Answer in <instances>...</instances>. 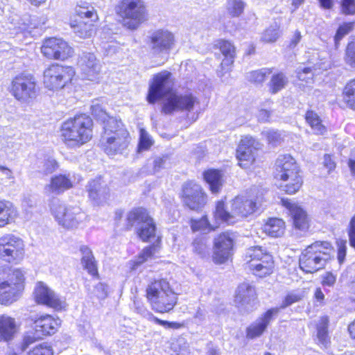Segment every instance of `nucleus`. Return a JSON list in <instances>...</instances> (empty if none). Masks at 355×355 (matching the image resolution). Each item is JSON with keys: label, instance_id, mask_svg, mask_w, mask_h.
<instances>
[{"label": "nucleus", "instance_id": "nucleus-1", "mask_svg": "<svg viewBox=\"0 0 355 355\" xmlns=\"http://www.w3.org/2000/svg\"><path fill=\"white\" fill-rule=\"evenodd\" d=\"M91 112L103 125L100 149L108 156L123 154L130 145V135L122 120L110 116L99 105H92Z\"/></svg>", "mask_w": 355, "mask_h": 355}, {"label": "nucleus", "instance_id": "nucleus-2", "mask_svg": "<svg viewBox=\"0 0 355 355\" xmlns=\"http://www.w3.org/2000/svg\"><path fill=\"white\" fill-rule=\"evenodd\" d=\"M136 225H138L135 230L136 235L142 242L148 243L155 239L152 244L144 247L137 255V258L144 263L161 249L162 237L157 235L156 223L149 210L144 207H134L128 212L123 229L130 231Z\"/></svg>", "mask_w": 355, "mask_h": 355}, {"label": "nucleus", "instance_id": "nucleus-3", "mask_svg": "<svg viewBox=\"0 0 355 355\" xmlns=\"http://www.w3.org/2000/svg\"><path fill=\"white\" fill-rule=\"evenodd\" d=\"M94 121L85 112H78L64 120L60 126V138L70 149L79 148L94 137Z\"/></svg>", "mask_w": 355, "mask_h": 355}, {"label": "nucleus", "instance_id": "nucleus-4", "mask_svg": "<svg viewBox=\"0 0 355 355\" xmlns=\"http://www.w3.org/2000/svg\"><path fill=\"white\" fill-rule=\"evenodd\" d=\"M144 296L152 309L161 314L172 311L178 301V293L166 277L150 279L145 288Z\"/></svg>", "mask_w": 355, "mask_h": 355}, {"label": "nucleus", "instance_id": "nucleus-5", "mask_svg": "<svg viewBox=\"0 0 355 355\" xmlns=\"http://www.w3.org/2000/svg\"><path fill=\"white\" fill-rule=\"evenodd\" d=\"M273 178L283 182L282 190L285 194L294 195L304 185L303 172L297 160L290 154L280 155L275 161Z\"/></svg>", "mask_w": 355, "mask_h": 355}, {"label": "nucleus", "instance_id": "nucleus-6", "mask_svg": "<svg viewBox=\"0 0 355 355\" xmlns=\"http://www.w3.org/2000/svg\"><path fill=\"white\" fill-rule=\"evenodd\" d=\"M335 249L329 241H315L308 245L299 256V268L306 274H313L324 268L334 259Z\"/></svg>", "mask_w": 355, "mask_h": 355}, {"label": "nucleus", "instance_id": "nucleus-7", "mask_svg": "<svg viewBox=\"0 0 355 355\" xmlns=\"http://www.w3.org/2000/svg\"><path fill=\"white\" fill-rule=\"evenodd\" d=\"M100 16L98 10L89 3L76 4L69 17V26L81 39L94 36L98 31Z\"/></svg>", "mask_w": 355, "mask_h": 355}, {"label": "nucleus", "instance_id": "nucleus-8", "mask_svg": "<svg viewBox=\"0 0 355 355\" xmlns=\"http://www.w3.org/2000/svg\"><path fill=\"white\" fill-rule=\"evenodd\" d=\"M25 287L21 268L0 267V304L10 306L20 297Z\"/></svg>", "mask_w": 355, "mask_h": 355}, {"label": "nucleus", "instance_id": "nucleus-9", "mask_svg": "<svg viewBox=\"0 0 355 355\" xmlns=\"http://www.w3.org/2000/svg\"><path fill=\"white\" fill-rule=\"evenodd\" d=\"M115 12L122 26L131 31L137 29L148 19L147 6L144 0H119Z\"/></svg>", "mask_w": 355, "mask_h": 355}, {"label": "nucleus", "instance_id": "nucleus-10", "mask_svg": "<svg viewBox=\"0 0 355 355\" xmlns=\"http://www.w3.org/2000/svg\"><path fill=\"white\" fill-rule=\"evenodd\" d=\"M76 75L73 67L53 62L43 71V85L45 89L57 92L71 86Z\"/></svg>", "mask_w": 355, "mask_h": 355}, {"label": "nucleus", "instance_id": "nucleus-11", "mask_svg": "<svg viewBox=\"0 0 355 355\" xmlns=\"http://www.w3.org/2000/svg\"><path fill=\"white\" fill-rule=\"evenodd\" d=\"M243 260L245 268L257 278H266L275 271V265L272 256L261 246L256 245L248 248Z\"/></svg>", "mask_w": 355, "mask_h": 355}, {"label": "nucleus", "instance_id": "nucleus-12", "mask_svg": "<svg viewBox=\"0 0 355 355\" xmlns=\"http://www.w3.org/2000/svg\"><path fill=\"white\" fill-rule=\"evenodd\" d=\"M8 91L16 101L27 105L33 104L39 96L35 76L26 73H20L12 78Z\"/></svg>", "mask_w": 355, "mask_h": 355}, {"label": "nucleus", "instance_id": "nucleus-13", "mask_svg": "<svg viewBox=\"0 0 355 355\" xmlns=\"http://www.w3.org/2000/svg\"><path fill=\"white\" fill-rule=\"evenodd\" d=\"M178 197L185 209L197 213L200 212L208 202L206 191L193 180H187L182 184Z\"/></svg>", "mask_w": 355, "mask_h": 355}, {"label": "nucleus", "instance_id": "nucleus-14", "mask_svg": "<svg viewBox=\"0 0 355 355\" xmlns=\"http://www.w3.org/2000/svg\"><path fill=\"white\" fill-rule=\"evenodd\" d=\"M26 244L19 236L5 234L0 236V261L8 264H20L26 258Z\"/></svg>", "mask_w": 355, "mask_h": 355}, {"label": "nucleus", "instance_id": "nucleus-15", "mask_svg": "<svg viewBox=\"0 0 355 355\" xmlns=\"http://www.w3.org/2000/svg\"><path fill=\"white\" fill-rule=\"evenodd\" d=\"M199 105V98L193 93L180 94L175 90H170L162 103L160 110L165 115L173 114L176 112H191Z\"/></svg>", "mask_w": 355, "mask_h": 355}, {"label": "nucleus", "instance_id": "nucleus-16", "mask_svg": "<svg viewBox=\"0 0 355 355\" xmlns=\"http://www.w3.org/2000/svg\"><path fill=\"white\" fill-rule=\"evenodd\" d=\"M236 245L235 233L225 230L216 234L213 240L212 261L215 264L221 265L231 261Z\"/></svg>", "mask_w": 355, "mask_h": 355}, {"label": "nucleus", "instance_id": "nucleus-17", "mask_svg": "<svg viewBox=\"0 0 355 355\" xmlns=\"http://www.w3.org/2000/svg\"><path fill=\"white\" fill-rule=\"evenodd\" d=\"M40 52L48 60L67 61L74 55V49L61 37H49L42 41Z\"/></svg>", "mask_w": 355, "mask_h": 355}, {"label": "nucleus", "instance_id": "nucleus-18", "mask_svg": "<svg viewBox=\"0 0 355 355\" xmlns=\"http://www.w3.org/2000/svg\"><path fill=\"white\" fill-rule=\"evenodd\" d=\"M261 149V144L251 135L243 136L236 147L235 157L242 168L250 169L257 163V153Z\"/></svg>", "mask_w": 355, "mask_h": 355}, {"label": "nucleus", "instance_id": "nucleus-19", "mask_svg": "<svg viewBox=\"0 0 355 355\" xmlns=\"http://www.w3.org/2000/svg\"><path fill=\"white\" fill-rule=\"evenodd\" d=\"M33 299L37 304L45 306L55 312L65 311L67 307L65 300L43 282H37L33 291Z\"/></svg>", "mask_w": 355, "mask_h": 355}, {"label": "nucleus", "instance_id": "nucleus-20", "mask_svg": "<svg viewBox=\"0 0 355 355\" xmlns=\"http://www.w3.org/2000/svg\"><path fill=\"white\" fill-rule=\"evenodd\" d=\"M280 202L288 211L292 229L300 234L309 232L311 227V218L307 211L286 198H282Z\"/></svg>", "mask_w": 355, "mask_h": 355}, {"label": "nucleus", "instance_id": "nucleus-21", "mask_svg": "<svg viewBox=\"0 0 355 355\" xmlns=\"http://www.w3.org/2000/svg\"><path fill=\"white\" fill-rule=\"evenodd\" d=\"M174 80L172 73L166 70L162 71L154 75L153 81L149 85L146 101L150 104H155L157 101L164 97L166 94L173 89L168 87L173 85Z\"/></svg>", "mask_w": 355, "mask_h": 355}, {"label": "nucleus", "instance_id": "nucleus-22", "mask_svg": "<svg viewBox=\"0 0 355 355\" xmlns=\"http://www.w3.org/2000/svg\"><path fill=\"white\" fill-rule=\"evenodd\" d=\"M148 43L154 53H169L176 44V39L173 32L158 28L148 36Z\"/></svg>", "mask_w": 355, "mask_h": 355}, {"label": "nucleus", "instance_id": "nucleus-23", "mask_svg": "<svg viewBox=\"0 0 355 355\" xmlns=\"http://www.w3.org/2000/svg\"><path fill=\"white\" fill-rule=\"evenodd\" d=\"M62 320L57 315L43 313L33 320V331L44 339L55 334L61 327Z\"/></svg>", "mask_w": 355, "mask_h": 355}, {"label": "nucleus", "instance_id": "nucleus-24", "mask_svg": "<svg viewBox=\"0 0 355 355\" xmlns=\"http://www.w3.org/2000/svg\"><path fill=\"white\" fill-rule=\"evenodd\" d=\"M278 313V308H270L263 312L256 321L246 327V338L248 340H254L261 337L267 331L268 327Z\"/></svg>", "mask_w": 355, "mask_h": 355}, {"label": "nucleus", "instance_id": "nucleus-25", "mask_svg": "<svg viewBox=\"0 0 355 355\" xmlns=\"http://www.w3.org/2000/svg\"><path fill=\"white\" fill-rule=\"evenodd\" d=\"M260 203L257 199L238 195L230 200V208L233 211L236 223L254 214L259 209Z\"/></svg>", "mask_w": 355, "mask_h": 355}, {"label": "nucleus", "instance_id": "nucleus-26", "mask_svg": "<svg viewBox=\"0 0 355 355\" xmlns=\"http://www.w3.org/2000/svg\"><path fill=\"white\" fill-rule=\"evenodd\" d=\"M258 300V293L255 286L248 282L238 284L234 295V302L237 307L254 305Z\"/></svg>", "mask_w": 355, "mask_h": 355}, {"label": "nucleus", "instance_id": "nucleus-27", "mask_svg": "<svg viewBox=\"0 0 355 355\" xmlns=\"http://www.w3.org/2000/svg\"><path fill=\"white\" fill-rule=\"evenodd\" d=\"M214 48L218 50L223 59L220 62L222 70L230 71L236 58V47L234 43L227 39H218L214 44Z\"/></svg>", "mask_w": 355, "mask_h": 355}, {"label": "nucleus", "instance_id": "nucleus-28", "mask_svg": "<svg viewBox=\"0 0 355 355\" xmlns=\"http://www.w3.org/2000/svg\"><path fill=\"white\" fill-rule=\"evenodd\" d=\"M81 209L77 206L58 207L53 209V215L59 224L66 228L76 227L80 222Z\"/></svg>", "mask_w": 355, "mask_h": 355}, {"label": "nucleus", "instance_id": "nucleus-29", "mask_svg": "<svg viewBox=\"0 0 355 355\" xmlns=\"http://www.w3.org/2000/svg\"><path fill=\"white\" fill-rule=\"evenodd\" d=\"M80 62L84 79L98 83L101 78V65L95 55L92 53L85 54L80 58Z\"/></svg>", "mask_w": 355, "mask_h": 355}, {"label": "nucleus", "instance_id": "nucleus-30", "mask_svg": "<svg viewBox=\"0 0 355 355\" xmlns=\"http://www.w3.org/2000/svg\"><path fill=\"white\" fill-rule=\"evenodd\" d=\"M16 319L7 314L0 315V343L12 341L19 331Z\"/></svg>", "mask_w": 355, "mask_h": 355}, {"label": "nucleus", "instance_id": "nucleus-31", "mask_svg": "<svg viewBox=\"0 0 355 355\" xmlns=\"http://www.w3.org/2000/svg\"><path fill=\"white\" fill-rule=\"evenodd\" d=\"M286 221L279 217H269L263 220L261 231L270 238H279L284 235L286 230Z\"/></svg>", "mask_w": 355, "mask_h": 355}, {"label": "nucleus", "instance_id": "nucleus-32", "mask_svg": "<svg viewBox=\"0 0 355 355\" xmlns=\"http://www.w3.org/2000/svg\"><path fill=\"white\" fill-rule=\"evenodd\" d=\"M213 218L215 222L214 225L225 223L230 225L236 223L233 211L227 209V197L224 196L215 202L214 209L213 211Z\"/></svg>", "mask_w": 355, "mask_h": 355}, {"label": "nucleus", "instance_id": "nucleus-33", "mask_svg": "<svg viewBox=\"0 0 355 355\" xmlns=\"http://www.w3.org/2000/svg\"><path fill=\"white\" fill-rule=\"evenodd\" d=\"M73 186L74 184L69 175L59 173L51 178L46 188L50 193L61 194L72 189Z\"/></svg>", "mask_w": 355, "mask_h": 355}, {"label": "nucleus", "instance_id": "nucleus-34", "mask_svg": "<svg viewBox=\"0 0 355 355\" xmlns=\"http://www.w3.org/2000/svg\"><path fill=\"white\" fill-rule=\"evenodd\" d=\"M202 178L208 184L209 189L213 194L221 191L223 185V173L220 169L208 168L202 172Z\"/></svg>", "mask_w": 355, "mask_h": 355}, {"label": "nucleus", "instance_id": "nucleus-35", "mask_svg": "<svg viewBox=\"0 0 355 355\" xmlns=\"http://www.w3.org/2000/svg\"><path fill=\"white\" fill-rule=\"evenodd\" d=\"M17 216V209L12 202L0 200V227L13 223Z\"/></svg>", "mask_w": 355, "mask_h": 355}, {"label": "nucleus", "instance_id": "nucleus-36", "mask_svg": "<svg viewBox=\"0 0 355 355\" xmlns=\"http://www.w3.org/2000/svg\"><path fill=\"white\" fill-rule=\"evenodd\" d=\"M304 120L308 125L313 131L314 134L323 135L327 132L322 117L313 110L309 109L306 111Z\"/></svg>", "mask_w": 355, "mask_h": 355}, {"label": "nucleus", "instance_id": "nucleus-37", "mask_svg": "<svg viewBox=\"0 0 355 355\" xmlns=\"http://www.w3.org/2000/svg\"><path fill=\"white\" fill-rule=\"evenodd\" d=\"M340 96L345 107L355 112V78L348 80L345 83L341 89Z\"/></svg>", "mask_w": 355, "mask_h": 355}, {"label": "nucleus", "instance_id": "nucleus-38", "mask_svg": "<svg viewBox=\"0 0 355 355\" xmlns=\"http://www.w3.org/2000/svg\"><path fill=\"white\" fill-rule=\"evenodd\" d=\"M191 230L196 232H215L219 228L218 225H213L211 223L207 214H203L199 218H191L189 220Z\"/></svg>", "mask_w": 355, "mask_h": 355}, {"label": "nucleus", "instance_id": "nucleus-39", "mask_svg": "<svg viewBox=\"0 0 355 355\" xmlns=\"http://www.w3.org/2000/svg\"><path fill=\"white\" fill-rule=\"evenodd\" d=\"M270 78L268 83V92L271 95H275L283 90L288 84V78L282 71H273L270 75Z\"/></svg>", "mask_w": 355, "mask_h": 355}, {"label": "nucleus", "instance_id": "nucleus-40", "mask_svg": "<svg viewBox=\"0 0 355 355\" xmlns=\"http://www.w3.org/2000/svg\"><path fill=\"white\" fill-rule=\"evenodd\" d=\"M329 318L327 315H322L315 325L318 344L325 347L331 343V339L329 336Z\"/></svg>", "mask_w": 355, "mask_h": 355}, {"label": "nucleus", "instance_id": "nucleus-41", "mask_svg": "<svg viewBox=\"0 0 355 355\" xmlns=\"http://www.w3.org/2000/svg\"><path fill=\"white\" fill-rule=\"evenodd\" d=\"M89 198L93 201H99L102 196L105 198L109 195V189L106 186L102 187L99 179H94L88 184L87 189Z\"/></svg>", "mask_w": 355, "mask_h": 355}, {"label": "nucleus", "instance_id": "nucleus-42", "mask_svg": "<svg viewBox=\"0 0 355 355\" xmlns=\"http://www.w3.org/2000/svg\"><path fill=\"white\" fill-rule=\"evenodd\" d=\"M274 70L273 67H263L252 71L250 72L248 80L254 85H263Z\"/></svg>", "mask_w": 355, "mask_h": 355}, {"label": "nucleus", "instance_id": "nucleus-43", "mask_svg": "<svg viewBox=\"0 0 355 355\" xmlns=\"http://www.w3.org/2000/svg\"><path fill=\"white\" fill-rule=\"evenodd\" d=\"M304 298V292L300 290L291 291L288 292L282 299L279 309H286L293 304L297 303L303 300Z\"/></svg>", "mask_w": 355, "mask_h": 355}, {"label": "nucleus", "instance_id": "nucleus-44", "mask_svg": "<svg viewBox=\"0 0 355 355\" xmlns=\"http://www.w3.org/2000/svg\"><path fill=\"white\" fill-rule=\"evenodd\" d=\"M354 26L355 21H352L343 22L338 27L334 37V44L336 48L340 45V40L354 29Z\"/></svg>", "mask_w": 355, "mask_h": 355}, {"label": "nucleus", "instance_id": "nucleus-45", "mask_svg": "<svg viewBox=\"0 0 355 355\" xmlns=\"http://www.w3.org/2000/svg\"><path fill=\"white\" fill-rule=\"evenodd\" d=\"M154 144V141L144 128L139 129V137L137 151L138 153L148 150Z\"/></svg>", "mask_w": 355, "mask_h": 355}, {"label": "nucleus", "instance_id": "nucleus-46", "mask_svg": "<svg viewBox=\"0 0 355 355\" xmlns=\"http://www.w3.org/2000/svg\"><path fill=\"white\" fill-rule=\"evenodd\" d=\"M297 80L300 82V86L304 87L313 80V68L306 67L296 71Z\"/></svg>", "mask_w": 355, "mask_h": 355}, {"label": "nucleus", "instance_id": "nucleus-47", "mask_svg": "<svg viewBox=\"0 0 355 355\" xmlns=\"http://www.w3.org/2000/svg\"><path fill=\"white\" fill-rule=\"evenodd\" d=\"M149 320L154 323L161 325L166 329H180L186 327L187 323L185 322H175V321H167L158 318L153 315V314H149Z\"/></svg>", "mask_w": 355, "mask_h": 355}, {"label": "nucleus", "instance_id": "nucleus-48", "mask_svg": "<svg viewBox=\"0 0 355 355\" xmlns=\"http://www.w3.org/2000/svg\"><path fill=\"white\" fill-rule=\"evenodd\" d=\"M344 60L347 64L355 68V37L347 44Z\"/></svg>", "mask_w": 355, "mask_h": 355}, {"label": "nucleus", "instance_id": "nucleus-49", "mask_svg": "<svg viewBox=\"0 0 355 355\" xmlns=\"http://www.w3.org/2000/svg\"><path fill=\"white\" fill-rule=\"evenodd\" d=\"M81 262L83 263V268L86 270L93 278L96 279L100 278L98 265L95 257L87 258L84 260H81Z\"/></svg>", "mask_w": 355, "mask_h": 355}, {"label": "nucleus", "instance_id": "nucleus-50", "mask_svg": "<svg viewBox=\"0 0 355 355\" xmlns=\"http://www.w3.org/2000/svg\"><path fill=\"white\" fill-rule=\"evenodd\" d=\"M191 245L193 252L198 255L204 256L207 252L208 245L205 238H195L192 241Z\"/></svg>", "mask_w": 355, "mask_h": 355}, {"label": "nucleus", "instance_id": "nucleus-51", "mask_svg": "<svg viewBox=\"0 0 355 355\" xmlns=\"http://www.w3.org/2000/svg\"><path fill=\"white\" fill-rule=\"evenodd\" d=\"M26 355H53V350L51 345L46 343H40L29 349Z\"/></svg>", "mask_w": 355, "mask_h": 355}, {"label": "nucleus", "instance_id": "nucleus-52", "mask_svg": "<svg viewBox=\"0 0 355 355\" xmlns=\"http://www.w3.org/2000/svg\"><path fill=\"white\" fill-rule=\"evenodd\" d=\"M228 12L232 17H237L241 15L244 10L245 4L241 0H229Z\"/></svg>", "mask_w": 355, "mask_h": 355}, {"label": "nucleus", "instance_id": "nucleus-53", "mask_svg": "<svg viewBox=\"0 0 355 355\" xmlns=\"http://www.w3.org/2000/svg\"><path fill=\"white\" fill-rule=\"evenodd\" d=\"M279 27H268L266 28L261 35V41L264 43H273L278 39Z\"/></svg>", "mask_w": 355, "mask_h": 355}, {"label": "nucleus", "instance_id": "nucleus-54", "mask_svg": "<svg viewBox=\"0 0 355 355\" xmlns=\"http://www.w3.org/2000/svg\"><path fill=\"white\" fill-rule=\"evenodd\" d=\"M337 282V274L333 271H326L320 278V284L323 287H334Z\"/></svg>", "mask_w": 355, "mask_h": 355}, {"label": "nucleus", "instance_id": "nucleus-55", "mask_svg": "<svg viewBox=\"0 0 355 355\" xmlns=\"http://www.w3.org/2000/svg\"><path fill=\"white\" fill-rule=\"evenodd\" d=\"M14 176L12 171L3 166H0V186L7 187L13 182Z\"/></svg>", "mask_w": 355, "mask_h": 355}, {"label": "nucleus", "instance_id": "nucleus-56", "mask_svg": "<svg viewBox=\"0 0 355 355\" xmlns=\"http://www.w3.org/2000/svg\"><path fill=\"white\" fill-rule=\"evenodd\" d=\"M340 13L348 16L355 15V0H340Z\"/></svg>", "mask_w": 355, "mask_h": 355}, {"label": "nucleus", "instance_id": "nucleus-57", "mask_svg": "<svg viewBox=\"0 0 355 355\" xmlns=\"http://www.w3.org/2000/svg\"><path fill=\"white\" fill-rule=\"evenodd\" d=\"M337 247V259L340 264H343L347 254V241L339 239L336 241Z\"/></svg>", "mask_w": 355, "mask_h": 355}, {"label": "nucleus", "instance_id": "nucleus-58", "mask_svg": "<svg viewBox=\"0 0 355 355\" xmlns=\"http://www.w3.org/2000/svg\"><path fill=\"white\" fill-rule=\"evenodd\" d=\"M41 340H42V338L37 334H34L33 331V335H26L23 337L19 348L21 352H24L31 344Z\"/></svg>", "mask_w": 355, "mask_h": 355}, {"label": "nucleus", "instance_id": "nucleus-59", "mask_svg": "<svg viewBox=\"0 0 355 355\" xmlns=\"http://www.w3.org/2000/svg\"><path fill=\"white\" fill-rule=\"evenodd\" d=\"M323 166L327 169L329 173H332L336 168L334 157L331 154H324L323 156Z\"/></svg>", "mask_w": 355, "mask_h": 355}, {"label": "nucleus", "instance_id": "nucleus-60", "mask_svg": "<svg viewBox=\"0 0 355 355\" xmlns=\"http://www.w3.org/2000/svg\"><path fill=\"white\" fill-rule=\"evenodd\" d=\"M266 135L268 142L273 146L277 145L283 141L281 133L277 130H269Z\"/></svg>", "mask_w": 355, "mask_h": 355}, {"label": "nucleus", "instance_id": "nucleus-61", "mask_svg": "<svg viewBox=\"0 0 355 355\" xmlns=\"http://www.w3.org/2000/svg\"><path fill=\"white\" fill-rule=\"evenodd\" d=\"M347 234L350 246L355 249V214L350 218L347 227Z\"/></svg>", "mask_w": 355, "mask_h": 355}, {"label": "nucleus", "instance_id": "nucleus-62", "mask_svg": "<svg viewBox=\"0 0 355 355\" xmlns=\"http://www.w3.org/2000/svg\"><path fill=\"white\" fill-rule=\"evenodd\" d=\"M313 299L317 306H324L326 304L325 295L320 287H317L313 293Z\"/></svg>", "mask_w": 355, "mask_h": 355}, {"label": "nucleus", "instance_id": "nucleus-63", "mask_svg": "<svg viewBox=\"0 0 355 355\" xmlns=\"http://www.w3.org/2000/svg\"><path fill=\"white\" fill-rule=\"evenodd\" d=\"M43 166L47 173H51L59 168V163L54 159L47 158L44 161Z\"/></svg>", "mask_w": 355, "mask_h": 355}, {"label": "nucleus", "instance_id": "nucleus-64", "mask_svg": "<svg viewBox=\"0 0 355 355\" xmlns=\"http://www.w3.org/2000/svg\"><path fill=\"white\" fill-rule=\"evenodd\" d=\"M272 111L267 109H260L259 111L258 121L261 123H270L271 121Z\"/></svg>", "mask_w": 355, "mask_h": 355}]
</instances>
